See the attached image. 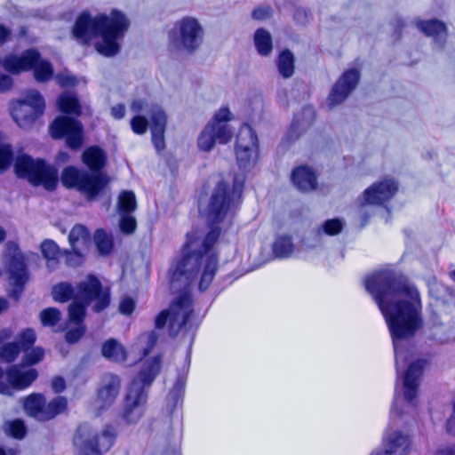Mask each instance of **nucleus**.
<instances>
[{"label":"nucleus","mask_w":455,"mask_h":455,"mask_svg":"<svg viewBox=\"0 0 455 455\" xmlns=\"http://www.w3.org/2000/svg\"><path fill=\"white\" fill-rule=\"evenodd\" d=\"M364 286L383 315L392 339L396 382L391 413L400 416L402 411L396 406L399 379L403 378L404 400L412 404L428 363L427 359H417L401 375L400 363L403 366L409 360L407 345L424 324L420 294L407 276L392 270H380L367 276Z\"/></svg>","instance_id":"f257e3e1"},{"label":"nucleus","mask_w":455,"mask_h":455,"mask_svg":"<svg viewBox=\"0 0 455 455\" xmlns=\"http://www.w3.org/2000/svg\"><path fill=\"white\" fill-rule=\"evenodd\" d=\"M244 182L243 174L234 175L232 188L228 181L220 180L205 206L204 235L201 239V293L210 286L218 271L220 253L215 246L232 226L229 217L238 209Z\"/></svg>","instance_id":"f03ea898"},{"label":"nucleus","mask_w":455,"mask_h":455,"mask_svg":"<svg viewBox=\"0 0 455 455\" xmlns=\"http://www.w3.org/2000/svg\"><path fill=\"white\" fill-rule=\"evenodd\" d=\"M185 242L180 254L176 256L168 270L169 290L176 296L169 307L161 310L155 317L156 329H164L170 322L172 313L180 302H187L185 291L194 283L199 274V226L192 225V230L187 232Z\"/></svg>","instance_id":"7ed1b4c3"},{"label":"nucleus","mask_w":455,"mask_h":455,"mask_svg":"<svg viewBox=\"0 0 455 455\" xmlns=\"http://www.w3.org/2000/svg\"><path fill=\"white\" fill-rule=\"evenodd\" d=\"M111 302L109 288H104L100 278L94 274H88L85 280L78 282V297L68 306L66 325L85 323L89 306L94 313H100L108 308Z\"/></svg>","instance_id":"20e7f679"},{"label":"nucleus","mask_w":455,"mask_h":455,"mask_svg":"<svg viewBox=\"0 0 455 455\" xmlns=\"http://www.w3.org/2000/svg\"><path fill=\"white\" fill-rule=\"evenodd\" d=\"M12 167L18 179L27 180L34 187H43L48 192H53L58 188V167L44 158H34L20 150L15 155Z\"/></svg>","instance_id":"39448f33"},{"label":"nucleus","mask_w":455,"mask_h":455,"mask_svg":"<svg viewBox=\"0 0 455 455\" xmlns=\"http://www.w3.org/2000/svg\"><path fill=\"white\" fill-rule=\"evenodd\" d=\"M116 437V430L110 424L106 425L99 435L89 423H80L72 439L75 455H102L112 448Z\"/></svg>","instance_id":"423d86ee"},{"label":"nucleus","mask_w":455,"mask_h":455,"mask_svg":"<svg viewBox=\"0 0 455 455\" xmlns=\"http://www.w3.org/2000/svg\"><path fill=\"white\" fill-rule=\"evenodd\" d=\"M4 258L11 285L7 295L10 299L19 301L30 277L28 259L21 252L20 244L15 241H8L5 243Z\"/></svg>","instance_id":"0eeeda50"},{"label":"nucleus","mask_w":455,"mask_h":455,"mask_svg":"<svg viewBox=\"0 0 455 455\" xmlns=\"http://www.w3.org/2000/svg\"><path fill=\"white\" fill-rule=\"evenodd\" d=\"M167 37L170 54L193 53L199 45V20L188 16L182 18L168 31Z\"/></svg>","instance_id":"6e6552de"},{"label":"nucleus","mask_w":455,"mask_h":455,"mask_svg":"<svg viewBox=\"0 0 455 455\" xmlns=\"http://www.w3.org/2000/svg\"><path fill=\"white\" fill-rule=\"evenodd\" d=\"M48 132L52 140H63L71 151L77 152L84 145V127L79 117L59 115L50 123Z\"/></svg>","instance_id":"1a4fd4ad"},{"label":"nucleus","mask_w":455,"mask_h":455,"mask_svg":"<svg viewBox=\"0 0 455 455\" xmlns=\"http://www.w3.org/2000/svg\"><path fill=\"white\" fill-rule=\"evenodd\" d=\"M39 372L21 362L4 369L0 366V395L12 396L15 392L29 387L38 378Z\"/></svg>","instance_id":"9d476101"},{"label":"nucleus","mask_w":455,"mask_h":455,"mask_svg":"<svg viewBox=\"0 0 455 455\" xmlns=\"http://www.w3.org/2000/svg\"><path fill=\"white\" fill-rule=\"evenodd\" d=\"M231 112L228 107L220 108L213 116L212 120L201 132V150L210 151L216 143L227 144L233 137L231 126L227 124L230 120Z\"/></svg>","instance_id":"9b49d317"},{"label":"nucleus","mask_w":455,"mask_h":455,"mask_svg":"<svg viewBox=\"0 0 455 455\" xmlns=\"http://www.w3.org/2000/svg\"><path fill=\"white\" fill-rule=\"evenodd\" d=\"M148 392L143 387L128 384L123 399L122 419L127 425H136L143 418L147 410Z\"/></svg>","instance_id":"f8f14e48"},{"label":"nucleus","mask_w":455,"mask_h":455,"mask_svg":"<svg viewBox=\"0 0 455 455\" xmlns=\"http://www.w3.org/2000/svg\"><path fill=\"white\" fill-rule=\"evenodd\" d=\"M258 137L252 127L243 124L236 136L235 157L241 170H247L251 166V157L258 149Z\"/></svg>","instance_id":"ddd939ff"},{"label":"nucleus","mask_w":455,"mask_h":455,"mask_svg":"<svg viewBox=\"0 0 455 455\" xmlns=\"http://www.w3.org/2000/svg\"><path fill=\"white\" fill-rule=\"evenodd\" d=\"M97 19L98 14L92 16L89 10H83L71 28L72 37L81 45L89 46L101 33Z\"/></svg>","instance_id":"4468645a"},{"label":"nucleus","mask_w":455,"mask_h":455,"mask_svg":"<svg viewBox=\"0 0 455 455\" xmlns=\"http://www.w3.org/2000/svg\"><path fill=\"white\" fill-rule=\"evenodd\" d=\"M361 79V73L355 68L345 70L337 79L328 95L327 101L330 107L344 102L355 90Z\"/></svg>","instance_id":"2eb2a0df"},{"label":"nucleus","mask_w":455,"mask_h":455,"mask_svg":"<svg viewBox=\"0 0 455 455\" xmlns=\"http://www.w3.org/2000/svg\"><path fill=\"white\" fill-rule=\"evenodd\" d=\"M110 178L104 170L87 169L79 193L89 202L97 201L106 195Z\"/></svg>","instance_id":"dca6fc26"},{"label":"nucleus","mask_w":455,"mask_h":455,"mask_svg":"<svg viewBox=\"0 0 455 455\" xmlns=\"http://www.w3.org/2000/svg\"><path fill=\"white\" fill-rule=\"evenodd\" d=\"M41 60V52L36 48H28L21 53H9L4 58V68L7 73L18 76L31 71L36 61Z\"/></svg>","instance_id":"f3484780"},{"label":"nucleus","mask_w":455,"mask_h":455,"mask_svg":"<svg viewBox=\"0 0 455 455\" xmlns=\"http://www.w3.org/2000/svg\"><path fill=\"white\" fill-rule=\"evenodd\" d=\"M97 21L101 26V32L124 38L131 21L121 10L113 8L109 14L99 12Z\"/></svg>","instance_id":"a211bd4d"},{"label":"nucleus","mask_w":455,"mask_h":455,"mask_svg":"<svg viewBox=\"0 0 455 455\" xmlns=\"http://www.w3.org/2000/svg\"><path fill=\"white\" fill-rule=\"evenodd\" d=\"M397 190L398 184L392 179L375 182L363 191V203L362 205H381L385 202L389 201Z\"/></svg>","instance_id":"6ab92c4d"},{"label":"nucleus","mask_w":455,"mask_h":455,"mask_svg":"<svg viewBox=\"0 0 455 455\" xmlns=\"http://www.w3.org/2000/svg\"><path fill=\"white\" fill-rule=\"evenodd\" d=\"M162 354H156L151 357L146 358L143 361L137 375L132 378L129 384L136 387L142 386L143 388L146 389V387H150L154 383L155 379L162 371Z\"/></svg>","instance_id":"aec40b11"},{"label":"nucleus","mask_w":455,"mask_h":455,"mask_svg":"<svg viewBox=\"0 0 455 455\" xmlns=\"http://www.w3.org/2000/svg\"><path fill=\"white\" fill-rule=\"evenodd\" d=\"M102 383L97 390L96 403L100 411H106L112 406L119 394L121 378L117 374L108 372L102 377Z\"/></svg>","instance_id":"412c9836"},{"label":"nucleus","mask_w":455,"mask_h":455,"mask_svg":"<svg viewBox=\"0 0 455 455\" xmlns=\"http://www.w3.org/2000/svg\"><path fill=\"white\" fill-rule=\"evenodd\" d=\"M188 367L176 369L175 381L166 395V412L172 417L179 406H182L186 390Z\"/></svg>","instance_id":"4be33fe9"},{"label":"nucleus","mask_w":455,"mask_h":455,"mask_svg":"<svg viewBox=\"0 0 455 455\" xmlns=\"http://www.w3.org/2000/svg\"><path fill=\"white\" fill-rule=\"evenodd\" d=\"M184 298H186L188 301L186 303L180 302L178 305V307H176L175 312L172 313V316L168 323V333L172 338H175L181 327L189 322L194 312L192 284L188 291H185Z\"/></svg>","instance_id":"5701e85b"},{"label":"nucleus","mask_w":455,"mask_h":455,"mask_svg":"<svg viewBox=\"0 0 455 455\" xmlns=\"http://www.w3.org/2000/svg\"><path fill=\"white\" fill-rule=\"evenodd\" d=\"M417 28L426 36L431 37L433 44L440 50L445 47L448 38V28L439 19L418 20Z\"/></svg>","instance_id":"b1692460"},{"label":"nucleus","mask_w":455,"mask_h":455,"mask_svg":"<svg viewBox=\"0 0 455 455\" xmlns=\"http://www.w3.org/2000/svg\"><path fill=\"white\" fill-rule=\"evenodd\" d=\"M315 113L311 106L304 107L299 113L294 115L292 122L285 134V141L293 143L305 133L315 122Z\"/></svg>","instance_id":"393cba45"},{"label":"nucleus","mask_w":455,"mask_h":455,"mask_svg":"<svg viewBox=\"0 0 455 455\" xmlns=\"http://www.w3.org/2000/svg\"><path fill=\"white\" fill-rule=\"evenodd\" d=\"M383 443L385 449L371 455H408L411 442L408 435L395 430L384 436Z\"/></svg>","instance_id":"a878e982"},{"label":"nucleus","mask_w":455,"mask_h":455,"mask_svg":"<svg viewBox=\"0 0 455 455\" xmlns=\"http://www.w3.org/2000/svg\"><path fill=\"white\" fill-rule=\"evenodd\" d=\"M56 108L60 115L79 117L83 113L82 104L76 91L66 90L59 94Z\"/></svg>","instance_id":"bb28decb"},{"label":"nucleus","mask_w":455,"mask_h":455,"mask_svg":"<svg viewBox=\"0 0 455 455\" xmlns=\"http://www.w3.org/2000/svg\"><path fill=\"white\" fill-rule=\"evenodd\" d=\"M293 185L301 192H309L317 188V177L315 171L307 165L294 168L291 175Z\"/></svg>","instance_id":"cd10ccee"},{"label":"nucleus","mask_w":455,"mask_h":455,"mask_svg":"<svg viewBox=\"0 0 455 455\" xmlns=\"http://www.w3.org/2000/svg\"><path fill=\"white\" fill-rule=\"evenodd\" d=\"M94 44L95 51L107 58L115 57L121 52L122 37L101 32Z\"/></svg>","instance_id":"c85d7f7f"},{"label":"nucleus","mask_w":455,"mask_h":455,"mask_svg":"<svg viewBox=\"0 0 455 455\" xmlns=\"http://www.w3.org/2000/svg\"><path fill=\"white\" fill-rule=\"evenodd\" d=\"M345 221L340 218L330 219L323 221L316 230L312 232L314 235V243L307 244L305 240H303L304 243L311 248H314L320 244L321 237L323 235H337L340 234L345 227Z\"/></svg>","instance_id":"c756f323"},{"label":"nucleus","mask_w":455,"mask_h":455,"mask_svg":"<svg viewBox=\"0 0 455 455\" xmlns=\"http://www.w3.org/2000/svg\"><path fill=\"white\" fill-rule=\"evenodd\" d=\"M101 355L109 362L122 363L128 358L124 346L116 339L110 338L101 345Z\"/></svg>","instance_id":"7c9ffc66"},{"label":"nucleus","mask_w":455,"mask_h":455,"mask_svg":"<svg viewBox=\"0 0 455 455\" xmlns=\"http://www.w3.org/2000/svg\"><path fill=\"white\" fill-rule=\"evenodd\" d=\"M87 169L69 164L62 169L59 182L67 189H75L77 192L82 185Z\"/></svg>","instance_id":"2f4dec72"},{"label":"nucleus","mask_w":455,"mask_h":455,"mask_svg":"<svg viewBox=\"0 0 455 455\" xmlns=\"http://www.w3.org/2000/svg\"><path fill=\"white\" fill-rule=\"evenodd\" d=\"M92 243L100 257H108L115 251L116 244L114 236L103 228H97L94 231Z\"/></svg>","instance_id":"473e14b6"},{"label":"nucleus","mask_w":455,"mask_h":455,"mask_svg":"<svg viewBox=\"0 0 455 455\" xmlns=\"http://www.w3.org/2000/svg\"><path fill=\"white\" fill-rule=\"evenodd\" d=\"M11 116L16 124L23 129H31L36 122L43 116L36 115L35 111L12 104L10 108Z\"/></svg>","instance_id":"72a5a7b5"},{"label":"nucleus","mask_w":455,"mask_h":455,"mask_svg":"<svg viewBox=\"0 0 455 455\" xmlns=\"http://www.w3.org/2000/svg\"><path fill=\"white\" fill-rule=\"evenodd\" d=\"M12 104L33 110L36 115H44L45 110L44 98L41 92L36 90L28 91L25 97L12 101Z\"/></svg>","instance_id":"f704fd0d"},{"label":"nucleus","mask_w":455,"mask_h":455,"mask_svg":"<svg viewBox=\"0 0 455 455\" xmlns=\"http://www.w3.org/2000/svg\"><path fill=\"white\" fill-rule=\"evenodd\" d=\"M108 161L106 151L99 145H93L86 148L82 154V162L92 169L104 170Z\"/></svg>","instance_id":"c9c22d12"},{"label":"nucleus","mask_w":455,"mask_h":455,"mask_svg":"<svg viewBox=\"0 0 455 455\" xmlns=\"http://www.w3.org/2000/svg\"><path fill=\"white\" fill-rule=\"evenodd\" d=\"M45 407V396L41 393H32L23 401V408L26 413L42 421L43 411Z\"/></svg>","instance_id":"e433bc0d"},{"label":"nucleus","mask_w":455,"mask_h":455,"mask_svg":"<svg viewBox=\"0 0 455 455\" xmlns=\"http://www.w3.org/2000/svg\"><path fill=\"white\" fill-rule=\"evenodd\" d=\"M275 66L281 77L291 78L295 73V56L292 52L289 49L282 50L275 60Z\"/></svg>","instance_id":"4c0bfd02"},{"label":"nucleus","mask_w":455,"mask_h":455,"mask_svg":"<svg viewBox=\"0 0 455 455\" xmlns=\"http://www.w3.org/2000/svg\"><path fill=\"white\" fill-rule=\"evenodd\" d=\"M52 297L54 301L66 303L78 297V283L74 286L70 282H60L52 287Z\"/></svg>","instance_id":"58836bf2"},{"label":"nucleus","mask_w":455,"mask_h":455,"mask_svg":"<svg viewBox=\"0 0 455 455\" xmlns=\"http://www.w3.org/2000/svg\"><path fill=\"white\" fill-rule=\"evenodd\" d=\"M253 43L255 49L262 57H267L273 51V40L270 33L263 28H259L256 29L253 36Z\"/></svg>","instance_id":"ea45409f"},{"label":"nucleus","mask_w":455,"mask_h":455,"mask_svg":"<svg viewBox=\"0 0 455 455\" xmlns=\"http://www.w3.org/2000/svg\"><path fill=\"white\" fill-rule=\"evenodd\" d=\"M272 251L276 259H287L294 251L292 238L288 235H277L272 245Z\"/></svg>","instance_id":"a19ab883"},{"label":"nucleus","mask_w":455,"mask_h":455,"mask_svg":"<svg viewBox=\"0 0 455 455\" xmlns=\"http://www.w3.org/2000/svg\"><path fill=\"white\" fill-rule=\"evenodd\" d=\"M68 408V400L65 396L58 395L52 399L43 411L42 421H49L61 414Z\"/></svg>","instance_id":"79ce46f5"},{"label":"nucleus","mask_w":455,"mask_h":455,"mask_svg":"<svg viewBox=\"0 0 455 455\" xmlns=\"http://www.w3.org/2000/svg\"><path fill=\"white\" fill-rule=\"evenodd\" d=\"M68 243L71 247L76 246L81 241L84 247H89L92 243V236L89 228L84 224H76L68 234Z\"/></svg>","instance_id":"37998d69"},{"label":"nucleus","mask_w":455,"mask_h":455,"mask_svg":"<svg viewBox=\"0 0 455 455\" xmlns=\"http://www.w3.org/2000/svg\"><path fill=\"white\" fill-rule=\"evenodd\" d=\"M31 72L33 73V76L36 82L47 83L53 77L54 68L49 60L44 59L41 56V60L36 61Z\"/></svg>","instance_id":"c03bdc74"},{"label":"nucleus","mask_w":455,"mask_h":455,"mask_svg":"<svg viewBox=\"0 0 455 455\" xmlns=\"http://www.w3.org/2000/svg\"><path fill=\"white\" fill-rule=\"evenodd\" d=\"M5 434L16 440H22L28 434V427L21 419L8 420L4 427Z\"/></svg>","instance_id":"a18cd8bd"},{"label":"nucleus","mask_w":455,"mask_h":455,"mask_svg":"<svg viewBox=\"0 0 455 455\" xmlns=\"http://www.w3.org/2000/svg\"><path fill=\"white\" fill-rule=\"evenodd\" d=\"M66 325L63 323L62 330L65 331L64 339L69 345H75L85 335L87 327L85 323H71Z\"/></svg>","instance_id":"49530a36"},{"label":"nucleus","mask_w":455,"mask_h":455,"mask_svg":"<svg viewBox=\"0 0 455 455\" xmlns=\"http://www.w3.org/2000/svg\"><path fill=\"white\" fill-rule=\"evenodd\" d=\"M167 114L158 104L152 105L150 113V131H165Z\"/></svg>","instance_id":"de8ad7c7"},{"label":"nucleus","mask_w":455,"mask_h":455,"mask_svg":"<svg viewBox=\"0 0 455 455\" xmlns=\"http://www.w3.org/2000/svg\"><path fill=\"white\" fill-rule=\"evenodd\" d=\"M137 209L136 196L132 190H123L117 200V212L132 213Z\"/></svg>","instance_id":"09e8293b"},{"label":"nucleus","mask_w":455,"mask_h":455,"mask_svg":"<svg viewBox=\"0 0 455 455\" xmlns=\"http://www.w3.org/2000/svg\"><path fill=\"white\" fill-rule=\"evenodd\" d=\"M41 254L47 262H59L62 250L57 243L52 239H44L40 245Z\"/></svg>","instance_id":"8fccbe9b"},{"label":"nucleus","mask_w":455,"mask_h":455,"mask_svg":"<svg viewBox=\"0 0 455 455\" xmlns=\"http://www.w3.org/2000/svg\"><path fill=\"white\" fill-rule=\"evenodd\" d=\"M21 363L28 367H33L40 363L45 355V351L42 347H32L28 350H23Z\"/></svg>","instance_id":"3c124183"},{"label":"nucleus","mask_w":455,"mask_h":455,"mask_svg":"<svg viewBox=\"0 0 455 455\" xmlns=\"http://www.w3.org/2000/svg\"><path fill=\"white\" fill-rule=\"evenodd\" d=\"M14 157L12 146L0 140V174L5 172L12 165Z\"/></svg>","instance_id":"603ef678"},{"label":"nucleus","mask_w":455,"mask_h":455,"mask_svg":"<svg viewBox=\"0 0 455 455\" xmlns=\"http://www.w3.org/2000/svg\"><path fill=\"white\" fill-rule=\"evenodd\" d=\"M61 256L65 257V263L69 267H77L84 264L85 256L76 246L71 247V250H62Z\"/></svg>","instance_id":"864d4df0"},{"label":"nucleus","mask_w":455,"mask_h":455,"mask_svg":"<svg viewBox=\"0 0 455 455\" xmlns=\"http://www.w3.org/2000/svg\"><path fill=\"white\" fill-rule=\"evenodd\" d=\"M14 341L21 351L28 350V348L35 347L34 345L36 341V334L35 330L32 328L23 329L17 335Z\"/></svg>","instance_id":"5fc2aeb1"},{"label":"nucleus","mask_w":455,"mask_h":455,"mask_svg":"<svg viewBox=\"0 0 455 455\" xmlns=\"http://www.w3.org/2000/svg\"><path fill=\"white\" fill-rule=\"evenodd\" d=\"M21 350L15 341L0 346V362L12 363L16 360Z\"/></svg>","instance_id":"6e6d98bb"},{"label":"nucleus","mask_w":455,"mask_h":455,"mask_svg":"<svg viewBox=\"0 0 455 455\" xmlns=\"http://www.w3.org/2000/svg\"><path fill=\"white\" fill-rule=\"evenodd\" d=\"M40 321L44 326L53 327L61 319V312L57 307H50L40 313Z\"/></svg>","instance_id":"4d7b16f0"},{"label":"nucleus","mask_w":455,"mask_h":455,"mask_svg":"<svg viewBox=\"0 0 455 455\" xmlns=\"http://www.w3.org/2000/svg\"><path fill=\"white\" fill-rule=\"evenodd\" d=\"M120 215L119 220V230L123 235H132L137 228L136 219L127 212H118Z\"/></svg>","instance_id":"13d9d810"},{"label":"nucleus","mask_w":455,"mask_h":455,"mask_svg":"<svg viewBox=\"0 0 455 455\" xmlns=\"http://www.w3.org/2000/svg\"><path fill=\"white\" fill-rule=\"evenodd\" d=\"M130 124L131 129L134 133L143 135L148 129L149 122L145 116L137 114L132 117Z\"/></svg>","instance_id":"bf43d9fd"},{"label":"nucleus","mask_w":455,"mask_h":455,"mask_svg":"<svg viewBox=\"0 0 455 455\" xmlns=\"http://www.w3.org/2000/svg\"><path fill=\"white\" fill-rule=\"evenodd\" d=\"M56 80L61 88H74L79 84L78 78L75 75L62 72L56 75Z\"/></svg>","instance_id":"052dcab7"},{"label":"nucleus","mask_w":455,"mask_h":455,"mask_svg":"<svg viewBox=\"0 0 455 455\" xmlns=\"http://www.w3.org/2000/svg\"><path fill=\"white\" fill-rule=\"evenodd\" d=\"M135 307V299L132 297L126 295L121 299L118 310L124 315H131L134 312Z\"/></svg>","instance_id":"680f3d73"},{"label":"nucleus","mask_w":455,"mask_h":455,"mask_svg":"<svg viewBox=\"0 0 455 455\" xmlns=\"http://www.w3.org/2000/svg\"><path fill=\"white\" fill-rule=\"evenodd\" d=\"M273 10L269 5H261L253 9L251 18L255 20H264L272 16Z\"/></svg>","instance_id":"e2e57ef3"},{"label":"nucleus","mask_w":455,"mask_h":455,"mask_svg":"<svg viewBox=\"0 0 455 455\" xmlns=\"http://www.w3.org/2000/svg\"><path fill=\"white\" fill-rule=\"evenodd\" d=\"M164 133L165 131H151L152 144L157 153H160L165 148Z\"/></svg>","instance_id":"0e129e2a"},{"label":"nucleus","mask_w":455,"mask_h":455,"mask_svg":"<svg viewBox=\"0 0 455 455\" xmlns=\"http://www.w3.org/2000/svg\"><path fill=\"white\" fill-rule=\"evenodd\" d=\"M14 80L11 74L0 72V93H4L13 88Z\"/></svg>","instance_id":"69168bd1"},{"label":"nucleus","mask_w":455,"mask_h":455,"mask_svg":"<svg viewBox=\"0 0 455 455\" xmlns=\"http://www.w3.org/2000/svg\"><path fill=\"white\" fill-rule=\"evenodd\" d=\"M429 292L437 301L445 303V295L449 293V288L443 285H435L430 289Z\"/></svg>","instance_id":"338daca9"},{"label":"nucleus","mask_w":455,"mask_h":455,"mask_svg":"<svg viewBox=\"0 0 455 455\" xmlns=\"http://www.w3.org/2000/svg\"><path fill=\"white\" fill-rule=\"evenodd\" d=\"M51 387L55 394H60L67 388V382L60 375L54 376L51 381Z\"/></svg>","instance_id":"774afa93"}]
</instances>
